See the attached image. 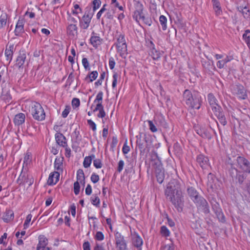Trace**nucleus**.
Wrapping results in <instances>:
<instances>
[{
	"instance_id": "1",
	"label": "nucleus",
	"mask_w": 250,
	"mask_h": 250,
	"mask_svg": "<svg viewBox=\"0 0 250 250\" xmlns=\"http://www.w3.org/2000/svg\"><path fill=\"white\" fill-rule=\"evenodd\" d=\"M184 99L186 104L191 108L199 109L201 104V97L199 93L194 92L192 94L189 90H185Z\"/></svg>"
},
{
	"instance_id": "2",
	"label": "nucleus",
	"mask_w": 250,
	"mask_h": 250,
	"mask_svg": "<svg viewBox=\"0 0 250 250\" xmlns=\"http://www.w3.org/2000/svg\"><path fill=\"white\" fill-rule=\"evenodd\" d=\"M152 166L155 169L157 181L160 184L163 183L165 178L164 169L161 161L156 152H154L151 156Z\"/></svg>"
},
{
	"instance_id": "3",
	"label": "nucleus",
	"mask_w": 250,
	"mask_h": 250,
	"mask_svg": "<svg viewBox=\"0 0 250 250\" xmlns=\"http://www.w3.org/2000/svg\"><path fill=\"white\" fill-rule=\"evenodd\" d=\"M135 10L133 15V18L137 22H139L140 20H142L143 22L148 26H150L152 23V21L150 18L145 17L144 14L143 5L139 1H137L135 3Z\"/></svg>"
},
{
	"instance_id": "4",
	"label": "nucleus",
	"mask_w": 250,
	"mask_h": 250,
	"mask_svg": "<svg viewBox=\"0 0 250 250\" xmlns=\"http://www.w3.org/2000/svg\"><path fill=\"white\" fill-rule=\"evenodd\" d=\"M136 138V144L140 151V154L143 155L147 153L149 151L147 144L148 137L146 134L140 133Z\"/></svg>"
},
{
	"instance_id": "5",
	"label": "nucleus",
	"mask_w": 250,
	"mask_h": 250,
	"mask_svg": "<svg viewBox=\"0 0 250 250\" xmlns=\"http://www.w3.org/2000/svg\"><path fill=\"white\" fill-rule=\"evenodd\" d=\"M166 198L172 203L179 212H181L183 210L184 200L182 191L180 192L177 191L176 194Z\"/></svg>"
},
{
	"instance_id": "6",
	"label": "nucleus",
	"mask_w": 250,
	"mask_h": 250,
	"mask_svg": "<svg viewBox=\"0 0 250 250\" xmlns=\"http://www.w3.org/2000/svg\"><path fill=\"white\" fill-rule=\"evenodd\" d=\"M31 111L34 119L38 121H42L45 119V112L39 103H35L32 106Z\"/></svg>"
},
{
	"instance_id": "7",
	"label": "nucleus",
	"mask_w": 250,
	"mask_h": 250,
	"mask_svg": "<svg viewBox=\"0 0 250 250\" xmlns=\"http://www.w3.org/2000/svg\"><path fill=\"white\" fill-rule=\"evenodd\" d=\"M236 166L245 173L250 174V162L243 156H238L236 159Z\"/></svg>"
},
{
	"instance_id": "8",
	"label": "nucleus",
	"mask_w": 250,
	"mask_h": 250,
	"mask_svg": "<svg viewBox=\"0 0 250 250\" xmlns=\"http://www.w3.org/2000/svg\"><path fill=\"white\" fill-rule=\"evenodd\" d=\"M231 167L229 169V173L232 178H235L236 182L240 185L243 184L244 181L246 178V174L244 172L238 171L237 169L234 167V165L230 164Z\"/></svg>"
},
{
	"instance_id": "9",
	"label": "nucleus",
	"mask_w": 250,
	"mask_h": 250,
	"mask_svg": "<svg viewBox=\"0 0 250 250\" xmlns=\"http://www.w3.org/2000/svg\"><path fill=\"white\" fill-rule=\"evenodd\" d=\"M177 191L178 192L181 191L179 185L176 181L172 180L168 183L165 190V194L167 197L176 194Z\"/></svg>"
},
{
	"instance_id": "10",
	"label": "nucleus",
	"mask_w": 250,
	"mask_h": 250,
	"mask_svg": "<svg viewBox=\"0 0 250 250\" xmlns=\"http://www.w3.org/2000/svg\"><path fill=\"white\" fill-rule=\"evenodd\" d=\"M199 210L205 214L210 213L209 206L207 200L203 197H200L194 202Z\"/></svg>"
},
{
	"instance_id": "11",
	"label": "nucleus",
	"mask_w": 250,
	"mask_h": 250,
	"mask_svg": "<svg viewBox=\"0 0 250 250\" xmlns=\"http://www.w3.org/2000/svg\"><path fill=\"white\" fill-rule=\"evenodd\" d=\"M232 93L241 100H245L247 98L246 90L242 85H233L231 88Z\"/></svg>"
},
{
	"instance_id": "12",
	"label": "nucleus",
	"mask_w": 250,
	"mask_h": 250,
	"mask_svg": "<svg viewBox=\"0 0 250 250\" xmlns=\"http://www.w3.org/2000/svg\"><path fill=\"white\" fill-rule=\"evenodd\" d=\"M115 243L117 250H126V243L124 237L119 232L115 234Z\"/></svg>"
},
{
	"instance_id": "13",
	"label": "nucleus",
	"mask_w": 250,
	"mask_h": 250,
	"mask_svg": "<svg viewBox=\"0 0 250 250\" xmlns=\"http://www.w3.org/2000/svg\"><path fill=\"white\" fill-rule=\"evenodd\" d=\"M86 9V10L85 14L83 17V23L82 22L81 23V26L83 29H86L88 28L91 21V19L94 14L93 12H91V7H87Z\"/></svg>"
},
{
	"instance_id": "14",
	"label": "nucleus",
	"mask_w": 250,
	"mask_h": 250,
	"mask_svg": "<svg viewBox=\"0 0 250 250\" xmlns=\"http://www.w3.org/2000/svg\"><path fill=\"white\" fill-rule=\"evenodd\" d=\"M114 39H116L117 42L115 43L122 44L121 50L125 52L126 50V43L124 35H122L121 31L117 30L115 33H113Z\"/></svg>"
},
{
	"instance_id": "15",
	"label": "nucleus",
	"mask_w": 250,
	"mask_h": 250,
	"mask_svg": "<svg viewBox=\"0 0 250 250\" xmlns=\"http://www.w3.org/2000/svg\"><path fill=\"white\" fill-rule=\"evenodd\" d=\"M131 240L133 246L138 249V250H141L143 241L141 237L135 231L131 232Z\"/></svg>"
},
{
	"instance_id": "16",
	"label": "nucleus",
	"mask_w": 250,
	"mask_h": 250,
	"mask_svg": "<svg viewBox=\"0 0 250 250\" xmlns=\"http://www.w3.org/2000/svg\"><path fill=\"white\" fill-rule=\"evenodd\" d=\"M150 43L151 46L150 47H152V48L149 52V55L153 60L158 61L163 53V52H160L159 50H156L154 48V45L151 41H150Z\"/></svg>"
},
{
	"instance_id": "17",
	"label": "nucleus",
	"mask_w": 250,
	"mask_h": 250,
	"mask_svg": "<svg viewBox=\"0 0 250 250\" xmlns=\"http://www.w3.org/2000/svg\"><path fill=\"white\" fill-rule=\"evenodd\" d=\"M217 181V179L213 174L211 173H209L208 175V188H210L212 190L216 188V183Z\"/></svg>"
},
{
	"instance_id": "18",
	"label": "nucleus",
	"mask_w": 250,
	"mask_h": 250,
	"mask_svg": "<svg viewBox=\"0 0 250 250\" xmlns=\"http://www.w3.org/2000/svg\"><path fill=\"white\" fill-rule=\"evenodd\" d=\"M77 26L76 24H70L66 28L68 36L71 38H74L77 35Z\"/></svg>"
},
{
	"instance_id": "19",
	"label": "nucleus",
	"mask_w": 250,
	"mask_h": 250,
	"mask_svg": "<svg viewBox=\"0 0 250 250\" xmlns=\"http://www.w3.org/2000/svg\"><path fill=\"white\" fill-rule=\"evenodd\" d=\"M59 177L60 173L59 172L54 171L51 173L47 181V184L49 185H53L56 184L59 181Z\"/></svg>"
},
{
	"instance_id": "20",
	"label": "nucleus",
	"mask_w": 250,
	"mask_h": 250,
	"mask_svg": "<svg viewBox=\"0 0 250 250\" xmlns=\"http://www.w3.org/2000/svg\"><path fill=\"white\" fill-rule=\"evenodd\" d=\"M14 217V213L12 210H6L3 214L2 219L4 222L8 223L12 221Z\"/></svg>"
},
{
	"instance_id": "21",
	"label": "nucleus",
	"mask_w": 250,
	"mask_h": 250,
	"mask_svg": "<svg viewBox=\"0 0 250 250\" xmlns=\"http://www.w3.org/2000/svg\"><path fill=\"white\" fill-rule=\"evenodd\" d=\"M39 244L37 247V250H44L48 243L47 239L42 235L39 236Z\"/></svg>"
},
{
	"instance_id": "22",
	"label": "nucleus",
	"mask_w": 250,
	"mask_h": 250,
	"mask_svg": "<svg viewBox=\"0 0 250 250\" xmlns=\"http://www.w3.org/2000/svg\"><path fill=\"white\" fill-rule=\"evenodd\" d=\"M188 193L192 200L194 203L196 200H197L200 197L202 196L199 195L198 192L193 188L190 187L188 188Z\"/></svg>"
},
{
	"instance_id": "23",
	"label": "nucleus",
	"mask_w": 250,
	"mask_h": 250,
	"mask_svg": "<svg viewBox=\"0 0 250 250\" xmlns=\"http://www.w3.org/2000/svg\"><path fill=\"white\" fill-rule=\"evenodd\" d=\"M197 162L203 168L208 166V159L202 154L199 155L197 157Z\"/></svg>"
},
{
	"instance_id": "24",
	"label": "nucleus",
	"mask_w": 250,
	"mask_h": 250,
	"mask_svg": "<svg viewBox=\"0 0 250 250\" xmlns=\"http://www.w3.org/2000/svg\"><path fill=\"white\" fill-rule=\"evenodd\" d=\"M208 100L212 110H214V108H217V106H220L217 103V100L212 93H209L208 95Z\"/></svg>"
},
{
	"instance_id": "25",
	"label": "nucleus",
	"mask_w": 250,
	"mask_h": 250,
	"mask_svg": "<svg viewBox=\"0 0 250 250\" xmlns=\"http://www.w3.org/2000/svg\"><path fill=\"white\" fill-rule=\"evenodd\" d=\"M26 58V56L25 52L23 50L20 51L19 52V55L16 60V65L18 66L19 68L21 67V66L24 64Z\"/></svg>"
},
{
	"instance_id": "26",
	"label": "nucleus",
	"mask_w": 250,
	"mask_h": 250,
	"mask_svg": "<svg viewBox=\"0 0 250 250\" xmlns=\"http://www.w3.org/2000/svg\"><path fill=\"white\" fill-rule=\"evenodd\" d=\"M213 8L216 16H219L222 14V11L220 2L218 0H212Z\"/></svg>"
},
{
	"instance_id": "27",
	"label": "nucleus",
	"mask_w": 250,
	"mask_h": 250,
	"mask_svg": "<svg viewBox=\"0 0 250 250\" xmlns=\"http://www.w3.org/2000/svg\"><path fill=\"white\" fill-rule=\"evenodd\" d=\"M55 139L58 144L61 146L64 147L66 144L65 137L62 133H56L55 135Z\"/></svg>"
},
{
	"instance_id": "28",
	"label": "nucleus",
	"mask_w": 250,
	"mask_h": 250,
	"mask_svg": "<svg viewBox=\"0 0 250 250\" xmlns=\"http://www.w3.org/2000/svg\"><path fill=\"white\" fill-rule=\"evenodd\" d=\"M25 118V115L23 113H19L15 117L14 120V123L18 125H21L24 122Z\"/></svg>"
},
{
	"instance_id": "29",
	"label": "nucleus",
	"mask_w": 250,
	"mask_h": 250,
	"mask_svg": "<svg viewBox=\"0 0 250 250\" xmlns=\"http://www.w3.org/2000/svg\"><path fill=\"white\" fill-rule=\"evenodd\" d=\"M155 122L157 125H159L164 128H167L168 127L167 124L162 116H158L155 119Z\"/></svg>"
},
{
	"instance_id": "30",
	"label": "nucleus",
	"mask_w": 250,
	"mask_h": 250,
	"mask_svg": "<svg viewBox=\"0 0 250 250\" xmlns=\"http://www.w3.org/2000/svg\"><path fill=\"white\" fill-rule=\"evenodd\" d=\"M63 160V158L62 157H57L56 158L54 163V167L57 170H62Z\"/></svg>"
},
{
	"instance_id": "31",
	"label": "nucleus",
	"mask_w": 250,
	"mask_h": 250,
	"mask_svg": "<svg viewBox=\"0 0 250 250\" xmlns=\"http://www.w3.org/2000/svg\"><path fill=\"white\" fill-rule=\"evenodd\" d=\"M77 181H79L80 183L83 185L85 184V177L83 171L82 169H79L77 173Z\"/></svg>"
},
{
	"instance_id": "32",
	"label": "nucleus",
	"mask_w": 250,
	"mask_h": 250,
	"mask_svg": "<svg viewBox=\"0 0 250 250\" xmlns=\"http://www.w3.org/2000/svg\"><path fill=\"white\" fill-rule=\"evenodd\" d=\"M202 65L204 68L208 71H211V69H214L215 67L210 63V62L207 60H203L202 61Z\"/></svg>"
},
{
	"instance_id": "33",
	"label": "nucleus",
	"mask_w": 250,
	"mask_h": 250,
	"mask_svg": "<svg viewBox=\"0 0 250 250\" xmlns=\"http://www.w3.org/2000/svg\"><path fill=\"white\" fill-rule=\"evenodd\" d=\"M214 110H212L215 115L217 117L218 120L222 117L225 114L223 109L221 106H217V108H214Z\"/></svg>"
},
{
	"instance_id": "34",
	"label": "nucleus",
	"mask_w": 250,
	"mask_h": 250,
	"mask_svg": "<svg viewBox=\"0 0 250 250\" xmlns=\"http://www.w3.org/2000/svg\"><path fill=\"white\" fill-rule=\"evenodd\" d=\"M210 203L212 207V209L214 211V213L222 210L220 207L219 203L216 202L215 199H212L210 201Z\"/></svg>"
},
{
	"instance_id": "35",
	"label": "nucleus",
	"mask_w": 250,
	"mask_h": 250,
	"mask_svg": "<svg viewBox=\"0 0 250 250\" xmlns=\"http://www.w3.org/2000/svg\"><path fill=\"white\" fill-rule=\"evenodd\" d=\"M7 15L5 13H2L0 16V28L3 27L6 24Z\"/></svg>"
},
{
	"instance_id": "36",
	"label": "nucleus",
	"mask_w": 250,
	"mask_h": 250,
	"mask_svg": "<svg viewBox=\"0 0 250 250\" xmlns=\"http://www.w3.org/2000/svg\"><path fill=\"white\" fill-rule=\"evenodd\" d=\"M27 182V177L25 173L22 174L21 172L17 180V183L19 185L24 184Z\"/></svg>"
},
{
	"instance_id": "37",
	"label": "nucleus",
	"mask_w": 250,
	"mask_h": 250,
	"mask_svg": "<svg viewBox=\"0 0 250 250\" xmlns=\"http://www.w3.org/2000/svg\"><path fill=\"white\" fill-rule=\"evenodd\" d=\"M159 21L160 23V24L162 26V28L163 30H166L167 29V19L166 17L163 15H161L159 17Z\"/></svg>"
},
{
	"instance_id": "38",
	"label": "nucleus",
	"mask_w": 250,
	"mask_h": 250,
	"mask_svg": "<svg viewBox=\"0 0 250 250\" xmlns=\"http://www.w3.org/2000/svg\"><path fill=\"white\" fill-rule=\"evenodd\" d=\"M98 76V72L96 71H92L89 75L85 78V80H89V82H92L95 80Z\"/></svg>"
},
{
	"instance_id": "39",
	"label": "nucleus",
	"mask_w": 250,
	"mask_h": 250,
	"mask_svg": "<svg viewBox=\"0 0 250 250\" xmlns=\"http://www.w3.org/2000/svg\"><path fill=\"white\" fill-rule=\"evenodd\" d=\"M238 9L239 11H242L245 18H248L250 17L249 10L246 6L244 8L238 7Z\"/></svg>"
},
{
	"instance_id": "40",
	"label": "nucleus",
	"mask_w": 250,
	"mask_h": 250,
	"mask_svg": "<svg viewBox=\"0 0 250 250\" xmlns=\"http://www.w3.org/2000/svg\"><path fill=\"white\" fill-rule=\"evenodd\" d=\"M219 221L222 223H225L226 221L225 216L222 211V210L215 212Z\"/></svg>"
},
{
	"instance_id": "41",
	"label": "nucleus",
	"mask_w": 250,
	"mask_h": 250,
	"mask_svg": "<svg viewBox=\"0 0 250 250\" xmlns=\"http://www.w3.org/2000/svg\"><path fill=\"white\" fill-rule=\"evenodd\" d=\"M90 42L94 47H96L100 43L99 37L93 36L90 38Z\"/></svg>"
},
{
	"instance_id": "42",
	"label": "nucleus",
	"mask_w": 250,
	"mask_h": 250,
	"mask_svg": "<svg viewBox=\"0 0 250 250\" xmlns=\"http://www.w3.org/2000/svg\"><path fill=\"white\" fill-rule=\"evenodd\" d=\"M101 4L100 0H94L92 2L93 7L91 8V12L94 13V11L99 7Z\"/></svg>"
},
{
	"instance_id": "43",
	"label": "nucleus",
	"mask_w": 250,
	"mask_h": 250,
	"mask_svg": "<svg viewBox=\"0 0 250 250\" xmlns=\"http://www.w3.org/2000/svg\"><path fill=\"white\" fill-rule=\"evenodd\" d=\"M91 162L90 157H85L83 162V167L85 168L88 167L90 166Z\"/></svg>"
},
{
	"instance_id": "44",
	"label": "nucleus",
	"mask_w": 250,
	"mask_h": 250,
	"mask_svg": "<svg viewBox=\"0 0 250 250\" xmlns=\"http://www.w3.org/2000/svg\"><path fill=\"white\" fill-rule=\"evenodd\" d=\"M161 232L163 236L167 237L169 235L170 232L167 228L164 226H163L161 228Z\"/></svg>"
},
{
	"instance_id": "45",
	"label": "nucleus",
	"mask_w": 250,
	"mask_h": 250,
	"mask_svg": "<svg viewBox=\"0 0 250 250\" xmlns=\"http://www.w3.org/2000/svg\"><path fill=\"white\" fill-rule=\"evenodd\" d=\"M116 47L118 51L120 53V55L121 56H123L124 55L127 54V46L126 47V50L125 52L122 51L121 49H122V44L115 43Z\"/></svg>"
},
{
	"instance_id": "46",
	"label": "nucleus",
	"mask_w": 250,
	"mask_h": 250,
	"mask_svg": "<svg viewBox=\"0 0 250 250\" xmlns=\"http://www.w3.org/2000/svg\"><path fill=\"white\" fill-rule=\"evenodd\" d=\"M13 54V51H8V49H5V55L6 57L7 60L9 62H10L12 59Z\"/></svg>"
},
{
	"instance_id": "47",
	"label": "nucleus",
	"mask_w": 250,
	"mask_h": 250,
	"mask_svg": "<svg viewBox=\"0 0 250 250\" xmlns=\"http://www.w3.org/2000/svg\"><path fill=\"white\" fill-rule=\"evenodd\" d=\"M119 78V74L117 72H114L113 75V81L112 83V86L113 88H115L116 86L117 80Z\"/></svg>"
},
{
	"instance_id": "48",
	"label": "nucleus",
	"mask_w": 250,
	"mask_h": 250,
	"mask_svg": "<svg viewBox=\"0 0 250 250\" xmlns=\"http://www.w3.org/2000/svg\"><path fill=\"white\" fill-rule=\"evenodd\" d=\"M200 135L202 138H206L208 140H210L211 138V134L207 130H204L203 131H201Z\"/></svg>"
},
{
	"instance_id": "49",
	"label": "nucleus",
	"mask_w": 250,
	"mask_h": 250,
	"mask_svg": "<svg viewBox=\"0 0 250 250\" xmlns=\"http://www.w3.org/2000/svg\"><path fill=\"white\" fill-rule=\"evenodd\" d=\"M80 186L79 181H76L74 184V192L76 195L80 192Z\"/></svg>"
},
{
	"instance_id": "50",
	"label": "nucleus",
	"mask_w": 250,
	"mask_h": 250,
	"mask_svg": "<svg viewBox=\"0 0 250 250\" xmlns=\"http://www.w3.org/2000/svg\"><path fill=\"white\" fill-rule=\"evenodd\" d=\"M24 32V29L22 27H17L16 26L15 29V34L16 36H19L21 35V33Z\"/></svg>"
},
{
	"instance_id": "51",
	"label": "nucleus",
	"mask_w": 250,
	"mask_h": 250,
	"mask_svg": "<svg viewBox=\"0 0 250 250\" xmlns=\"http://www.w3.org/2000/svg\"><path fill=\"white\" fill-rule=\"evenodd\" d=\"M32 218V215L31 214H28L26 218L25 222L23 224L24 229H26L28 228L29 224L31 221Z\"/></svg>"
},
{
	"instance_id": "52",
	"label": "nucleus",
	"mask_w": 250,
	"mask_h": 250,
	"mask_svg": "<svg viewBox=\"0 0 250 250\" xmlns=\"http://www.w3.org/2000/svg\"><path fill=\"white\" fill-rule=\"evenodd\" d=\"M80 100L78 98H75L72 101V105L73 107L77 108L80 106Z\"/></svg>"
},
{
	"instance_id": "53",
	"label": "nucleus",
	"mask_w": 250,
	"mask_h": 250,
	"mask_svg": "<svg viewBox=\"0 0 250 250\" xmlns=\"http://www.w3.org/2000/svg\"><path fill=\"white\" fill-rule=\"evenodd\" d=\"M148 125L149 127V129L152 132H155L157 131V128L156 127V126L154 125L152 121H148Z\"/></svg>"
},
{
	"instance_id": "54",
	"label": "nucleus",
	"mask_w": 250,
	"mask_h": 250,
	"mask_svg": "<svg viewBox=\"0 0 250 250\" xmlns=\"http://www.w3.org/2000/svg\"><path fill=\"white\" fill-rule=\"evenodd\" d=\"M130 150V147L128 146L127 145V141L124 143L122 151L124 154H127Z\"/></svg>"
},
{
	"instance_id": "55",
	"label": "nucleus",
	"mask_w": 250,
	"mask_h": 250,
	"mask_svg": "<svg viewBox=\"0 0 250 250\" xmlns=\"http://www.w3.org/2000/svg\"><path fill=\"white\" fill-rule=\"evenodd\" d=\"M93 165L96 168H99L102 167V164L100 159H96L93 161Z\"/></svg>"
},
{
	"instance_id": "56",
	"label": "nucleus",
	"mask_w": 250,
	"mask_h": 250,
	"mask_svg": "<svg viewBox=\"0 0 250 250\" xmlns=\"http://www.w3.org/2000/svg\"><path fill=\"white\" fill-rule=\"evenodd\" d=\"M92 204L95 206H98L100 203V199L98 196H95L94 197H91Z\"/></svg>"
},
{
	"instance_id": "57",
	"label": "nucleus",
	"mask_w": 250,
	"mask_h": 250,
	"mask_svg": "<svg viewBox=\"0 0 250 250\" xmlns=\"http://www.w3.org/2000/svg\"><path fill=\"white\" fill-rule=\"evenodd\" d=\"M104 237V234H103V233L102 232L98 231L96 233V234L95 236V238L96 239V240H99V241H101V240H103Z\"/></svg>"
},
{
	"instance_id": "58",
	"label": "nucleus",
	"mask_w": 250,
	"mask_h": 250,
	"mask_svg": "<svg viewBox=\"0 0 250 250\" xmlns=\"http://www.w3.org/2000/svg\"><path fill=\"white\" fill-rule=\"evenodd\" d=\"M99 180V176L95 173H93L91 176V180L94 183H96Z\"/></svg>"
},
{
	"instance_id": "59",
	"label": "nucleus",
	"mask_w": 250,
	"mask_h": 250,
	"mask_svg": "<svg viewBox=\"0 0 250 250\" xmlns=\"http://www.w3.org/2000/svg\"><path fill=\"white\" fill-rule=\"evenodd\" d=\"M87 123L93 131L96 129V125L91 120H88Z\"/></svg>"
},
{
	"instance_id": "60",
	"label": "nucleus",
	"mask_w": 250,
	"mask_h": 250,
	"mask_svg": "<svg viewBox=\"0 0 250 250\" xmlns=\"http://www.w3.org/2000/svg\"><path fill=\"white\" fill-rule=\"evenodd\" d=\"M173 148L176 152L179 153H180L181 152L182 149L180 145L178 143L174 144L173 146Z\"/></svg>"
},
{
	"instance_id": "61",
	"label": "nucleus",
	"mask_w": 250,
	"mask_h": 250,
	"mask_svg": "<svg viewBox=\"0 0 250 250\" xmlns=\"http://www.w3.org/2000/svg\"><path fill=\"white\" fill-rule=\"evenodd\" d=\"M124 166V161L123 160H120L118 163L117 170L119 172H121L123 169Z\"/></svg>"
},
{
	"instance_id": "62",
	"label": "nucleus",
	"mask_w": 250,
	"mask_h": 250,
	"mask_svg": "<svg viewBox=\"0 0 250 250\" xmlns=\"http://www.w3.org/2000/svg\"><path fill=\"white\" fill-rule=\"evenodd\" d=\"M218 121L220 122V123L224 126L226 125L227 124V121L225 115L221 118H219Z\"/></svg>"
},
{
	"instance_id": "63",
	"label": "nucleus",
	"mask_w": 250,
	"mask_h": 250,
	"mask_svg": "<svg viewBox=\"0 0 250 250\" xmlns=\"http://www.w3.org/2000/svg\"><path fill=\"white\" fill-rule=\"evenodd\" d=\"M82 63L85 69H87L89 67V62L87 59L83 58L82 60Z\"/></svg>"
},
{
	"instance_id": "64",
	"label": "nucleus",
	"mask_w": 250,
	"mask_h": 250,
	"mask_svg": "<svg viewBox=\"0 0 250 250\" xmlns=\"http://www.w3.org/2000/svg\"><path fill=\"white\" fill-rule=\"evenodd\" d=\"M83 250H90V245L89 242H85L83 244Z\"/></svg>"
}]
</instances>
